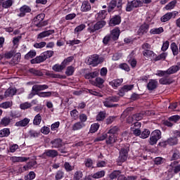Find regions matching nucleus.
I'll return each mask as SVG.
<instances>
[{
  "label": "nucleus",
  "instance_id": "4c0bfd02",
  "mask_svg": "<svg viewBox=\"0 0 180 180\" xmlns=\"http://www.w3.org/2000/svg\"><path fill=\"white\" fill-rule=\"evenodd\" d=\"M122 175V172H120V170H114L110 175H109V178L110 179L112 180V179H116V178H117V176H120Z\"/></svg>",
  "mask_w": 180,
  "mask_h": 180
},
{
  "label": "nucleus",
  "instance_id": "6e6d98bb",
  "mask_svg": "<svg viewBox=\"0 0 180 180\" xmlns=\"http://www.w3.org/2000/svg\"><path fill=\"white\" fill-rule=\"evenodd\" d=\"M39 98H50L51 96V91L36 93Z\"/></svg>",
  "mask_w": 180,
  "mask_h": 180
},
{
  "label": "nucleus",
  "instance_id": "f257e3e1",
  "mask_svg": "<svg viewBox=\"0 0 180 180\" xmlns=\"http://www.w3.org/2000/svg\"><path fill=\"white\" fill-rule=\"evenodd\" d=\"M54 56L53 51H46L40 54V56H37L34 59L31 60V64H40V63H44L47 58H51Z\"/></svg>",
  "mask_w": 180,
  "mask_h": 180
},
{
  "label": "nucleus",
  "instance_id": "0eeeda50",
  "mask_svg": "<svg viewBox=\"0 0 180 180\" xmlns=\"http://www.w3.org/2000/svg\"><path fill=\"white\" fill-rule=\"evenodd\" d=\"M178 15H179L178 11L169 12L162 16L160 20L163 22H168L169 20H171V19H175Z\"/></svg>",
  "mask_w": 180,
  "mask_h": 180
},
{
  "label": "nucleus",
  "instance_id": "13d9d810",
  "mask_svg": "<svg viewBox=\"0 0 180 180\" xmlns=\"http://www.w3.org/2000/svg\"><path fill=\"white\" fill-rule=\"evenodd\" d=\"M30 108H32V103L29 102L22 103L20 105V108L22 110H26V109H30Z\"/></svg>",
  "mask_w": 180,
  "mask_h": 180
},
{
  "label": "nucleus",
  "instance_id": "0e129e2a",
  "mask_svg": "<svg viewBox=\"0 0 180 180\" xmlns=\"http://www.w3.org/2000/svg\"><path fill=\"white\" fill-rule=\"evenodd\" d=\"M47 43H46V41H41L39 43H35L34 44V47L35 49H43L44 47H46Z\"/></svg>",
  "mask_w": 180,
  "mask_h": 180
},
{
  "label": "nucleus",
  "instance_id": "a878e982",
  "mask_svg": "<svg viewBox=\"0 0 180 180\" xmlns=\"http://www.w3.org/2000/svg\"><path fill=\"white\" fill-rule=\"evenodd\" d=\"M54 33V30H48V31H44L41 33H39L37 35V39H44V37H49V36L53 34Z\"/></svg>",
  "mask_w": 180,
  "mask_h": 180
},
{
  "label": "nucleus",
  "instance_id": "f3484780",
  "mask_svg": "<svg viewBox=\"0 0 180 180\" xmlns=\"http://www.w3.org/2000/svg\"><path fill=\"white\" fill-rule=\"evenodd\" d=\"M158 86V82L156 79H150L147 84L148 91H154Z\"/></svg>",
  "mask_w": 180,
  "mask_h": 180
},
{
  "label": "nucleus",
  "instance_id": "2eb2a0df",
  "mask_svg": "<svg viewBox=\"0 0 180 180\" xmlns=\"http://www.w3.org/2000/svg\"><path fill=\"white\" fill-rule=\"evenodd\" d=\"M117 140V138L115 135L111 134H106V144L112 145L115 144L116 143V141Z\"/></svg>",
  "mask_w": 180,
  "mask_h": 180
},
{
  "label": "nucleus",
  "instance_id": "864d4df0",
  "mask_svg": "<svg viewBox=\"0 0 180 180\" xmlns=\"http://www.w3.org/2000/svg\"><path fill=\"white\" fill-rule=\"evenodd\" d=\"M105 117H106V112L103 111H101L97 115H96V120L98 122H102V120H104Z\"/></svg>",
  "mask_w": 180,
  "mask_h": 180
},
{
  "label": "nucleus",
  "instance_id": "a211bd4d",
  "mask_svg": "<svg viewBox=\"0 0 180 180\" xmlns=\"http://www.w3.org/2000/svg\"><path fill=\"white\" fill-rule=\"evenodd\" d=\"M105 83V79L101 77H96L95 81H92V85L94 86H98V88H103V84Z\"/></svg>",
  "mask_w": 180,
  "mask_h": 180
},
{
  "label": "nucleus",
  "instance_id": "69168bd1",
  "mask_svg": "<svg viewBox=\"0 0 180 180\" xmlns=\"http://www.w3.org/2000/svg\"><path fill=\"white\" fill-rule=\"evenodd\" d=\"M98 129H99V124L94 123L91 124L90 128V133H95L98 131Z\"/></svg>",
  "mask_w": 180,
  "mask_h": 180
},
{
  "label": "nucleus",
  "instance_id": "f8f14e48",
  "mask_svg": "<svg viewBox=\"0 0 180 180\" xmlns=\"http://www.w3.org/2000/svg\"><path fill=\"white\" fill-rule=\"evenodd\" d=\"M105 25H106V22L104 20L97 22L92 27L90 28V33H94V32H96V30L102 29Z\"/></svg>",
  "mask_w": 180,
  "mask_h": 180
},
{
  "label": "nucleus",
  "instance_id": "37998d69",
  "mask_svg": "<svg viewBox=\"0 0 180 180\" xmlns=\"http://www.w3.org/2000/svg\"><path fill=\"white\" fill-rule=\"evenodd\" d=\"M11 134V129L9 128H4L0 130V137H8Z\"/></svg>",
  "mask_w": 180,
  "mask_h": 180
},
{
  "label": "nucleus",
  "instance_id": "680f3d73",
  "mask_svg": "<svg viewBox=\"0 0 180 180\" xmlns=\"http://www.w3.org/2000/svg\"><path fill=\"white\" fill-rule=\"evenodd\" d=\"M154 162L155 165H161V164H164V162H165V159L161 157H158L155 159Z\"/></svg>",
  "mask_w": 180,
  "mask_h": 180
},
{
  "label": "nucleus",
  "instance_id": "c756f323",
  "mask_svg": "<svg viewBox=\"0 0 180 180\" xmlns=\"http://www.w3.org/2000/svg\"><path fill=\"white\" fill-rule=\"evenodd\" d=\"M122 82H123V79H117L110 82L109 83V85H110L111 86H112V88L115 89V88H117V86H120Z\"/></svg>",
  "mask_w": 180,
  "mask_h": 180
},
{
  "label": "nucleus",
  "instance_id": "4468645a",
  "mask_svg": "<svg viewBox=\"0 0 180 180\" xmlns=\"http://www.w3.org/2000/svg\"><path fill=\"white\" fill-rule=\"evenodd\" d=\"M45 89H49V86H47V84H34L32 86V91L36 94H39V92H40V91H44Z\"/></svg>",
  "mask_w": 180,
  "mask_h": 180
},
{
  "label": "nucleus",
  "instance_id": "bb28decb",
  "mask_svg": "<svg viewBox=\"0 0 180 180\" xmlns=\"http://www.w3.org/2000/svg\"><path fill=\"white\" fill-rule=\"evenodd\" d=\"M84 127H85V123L77 122L72 125V130H73V131H77L81 130V129H84Z\"/></svg>",
  "mask_w": 180,
  "mask_h": 180
},
{
  "label": "nucleus",
  "instance_id": "774afa93",
  "mask_svg": "<svg viewBox=\"0 0 180 180\" xmlns=\"http://www.w3.org/2000/svg\"><path fill=\"white\" fill-rule=\"evenodd\" d=\"M56 180L63 179L64 178V172L59 170L56 172Z\"/></svg>",
  "mask_w": 180,
  "mask_h": 180
},
{
  "label": "nucleus",
  "instance_id": "1a4fd4ad",
  "mask_svg": "<svg viewBox=\"0 0 180 180\" xmlns=\"http://www.w3.org/2000/svg\"><path fill=\"white\" fill-rule=\"evenodd\" d=\"M44 20V14L41 13L37 15L34 18L35 26H37V27H43V26H44V23L43 22Z\"/></svg>",
  "mask_w": 180,
  "mask_h": 180
},
{
  "label": "nucleus",
  "instance_id": "423d86ee",
  "mask_svg": "<svg viewBox=\"0 0 180 180\" xmlns=\"http://www.w3.org/2000/svg\"><path fill=\"white\" fill-rule=\"evenodd\" d=\"M161 139V131L156 129L153 131L150 137L149 143L150 146H154Z\"/></svg>",
  "mask_w": 180,
  "mask_h": 180
},
{
  "label": "nucleus",
  "instance_id": "ddd939ff",
  "mask_svg": "<svg viewBox=\"0 0 180 180\" xmlns=\"http://www.w3.org/2000/svg\"><path fill=\"white\" fill-rule=\"evenodd\" d=\"M134 88V85L133 84L124 85L121 88V89H120L118 95L120 96H124V94H126V92H129V91H131V89H133Z\"/></svg>",
  "mask_w": 180,
  "mask_h": 180
},
{
  "label": "nucleus",
  "instance_id": "5701e85b",
  "mask_svg": "<svg viewBox=\"0 0 180 180\" xmlns=\"http://www.w3.org/2000/svg\"><path fill=\"white\" fill-rule=\"evenodd\" d=\"M143 56L147 57V58H150V60H155V53L150 49L143 51Z\"/></svg>",
  "mask_w": 180,
  "mask_h": 180
},
{
  "label": "nucleus",
  "instance_id": "72a5a7b5",
  "mask_svg": "<svg viewBox=\"0 0 180 180\" xmlns=\"http://www.w3.org/2000/svg\"><path fill=\"white\" fill-rule=\"evenodd\" d=\"M64 68H65V65H64V63L62 62L60 65L56 64L55 65H53L52 70H53V71H56V72H61V71H63Z\"/></svg>",
  "mask_w": 180,
  "mask_h": 180
},
{
  "label": "nucleus",
  "instance_id": "6ab92c4d",
  "mask_svg": "<svg viewBox=\"0 0 180 180\" xmlns=\"http://www.w3.org/2000/svg\"><path fill=\"white\" fill-rule=\"evenodd\" d=\"M29 123H30V119L24 118L23 120L15 122V126H16V127H26Z\"/></svg>",
  "mask_w": 180,
  "mask_h": 180
},
{
  "label": "nucleus",
  "instance_id": "b1692460",
  "mask_svg": "<svg viewBox=\"0 0 180 180\" xmlns=\"http://www.w3.org/2000/svg\"><path fill=\"white\" fill-rule=\"evenodd\" d=\"M44 155L46 157H50L51 158H54L58 155V152L56 150H46L44 153Z\"/></svg>",
  "mask_w": 180,
  "mask_h": 180
},
{
  "label": "nucleus",
  "instance_id": "412c9836",
  "mask_svg": "<svg viewBox=\"0 0 180 180\" xmlns=\"http://www.w3.org/2000/svg\"><path fill=\"white\" fill-rule=\"evenodd\" d=\"M112 40L116 41L119 39V36H120V30L119 28H115L110 32V35Z\"/></svg>",
  "mask_w": 180,
  "mask_h": 180
},
{
  "label": "nucleus",
  "instance_id": "79ce46f5",
  "mask_svg": "<svg viewBox=\"0 0 180 180\" xmlns=\"http://www.w3.org/2000/svg\"><path fill=\"white\" fill-rule=\"evenodd\" d=\"M1 4H2V8H4L5 9H8V8H11V6L13 5V1L7 0L4 1V0H1Z\"/></svg>",
  "mask_w": 180,
  "mask_h": 180
},
{
  "label": "nucleus",
  "instance_id": "ea45409f",
  "mask_svg": "<svg viewBox=\"0 0 180 180\" xmlns=\"http://www.w3.org/2000/svg\"><path fill=\"white\" fill-rule=\"evenodd\" d=\"M176 5V0H173L165 6V9L166 11H172V9H174V8H175Z\"/></svg>",
  "mask_w": 180,
  "mask_h": 180
},
{
  "label": "nucleus",
  "instance_id": "49530a36",
  "mask_svg": "<svg viewBox=\"0 0 180 180\" xmlns=\"http://www.w3.org/2000/svg\"><path fill=\"white\" fill-rule=\"evenodd\" d=\"M41 115L37 114L34 118L33 124H34V126H39L41 123Z\"/></svg>",
  "mask_w": 180,
  "mask_h": 180
},
{
  "label": "nucleus",
  "instance_id": "052dcab7",
  "mask_svg": "<svg viewBox=\"0 0 180 180\" xmlns=\"http://www.w3.org/2000/svg\"><path fill=\"white\" fill-rule=\"evenodd\" d=\"M167 58V53H162L158 56H155L154 61H160V60H165Z\"/></svg>",
  "mask_w": 180,
  "mask_h": 180
},
{
  "label": "nucleus",
  "instance_id": "c03bdc74",
  "mask_svg": "<svg viewBox=\"0 0 180 180\" xmlns=\"http://www.w3.org/2000/svg\"><path fill=\"white\" fill-rule=\"evenodd\" d=\"M167 141L169 146H176V144H178V138L170 137L167 139Z\"/></svg>",
  "mask_w": 180,
  "mask_h": 180
},
{
  "label": "nucleus",
  "instance_id": "a19ab883",
  "mask_svg": "<svg viewBox=\"0 0 180 180\" xmlns=\"http://www.w3.org/2000/svg\"><path fill=\"white\" fill-rule=\"evenodd\" d=\"M13 105V102L11 101H5L0 104V108L2 109H9L11 106Z\"/></svg>",
  "mask_w": 180,
  "mask_h": 180
},
{
  "label": "nucleus",
  "instance_id": "7ed1b4c3",
  "mask_svg": "<svg viewBox=\"0 0 180 180\" xmlns=\"http://www.w3.org/2000/svg\"><path fill=\"white\" fill-rule=\"evenodd\" d=\"M115 102H119V97L116 96H109L105 98L103 103L105 108H116L117 104H113Z\"/></svg>",
  "mask_w": 180,
  "mask_h": 180
},
{
  "label": "nucleus",
  "instance_id": "cd10ccee",
  "mask_svg": "<svg viewBox=\"0 0 180 180\" xmlns=\"http://www.w3.org/2000/svg\"><path fill=\"white\" fill-rule=\"evenodd\" d=\"M11 119L9 117H4L0 121V126L2 127H6V126H9L11 124Z\"/></svg>",
  "mask_w": 180,
  "mask_h": 180
},
{
  "label": "nucleus",
  "instance_id": "f704fd0d",
  "mask_svg": "<svg viewBox=\"0 0 180 180\" xmlns=\"http://www.w3.org/2000/svg\"><path fill=\"white\" fill-rule=\"evenodd\" d=\"M117 5V0H111L108 7V13H110V12H112L113 9H115Z\"/></svg>",
  "mask_w": 180,
  "mask_h": 180
},
{
  "label": "nucleus",
  "instance_id": "4be33fe9",
  "mask_svg": "<svg viewBox=\"0 0 180 180\" xmlns=\"http://www.w3.org/2000/svg\"><path fill=\"white\" fill-rule=\"evenodd\" d=\"M52 148H60L63 147V141L60 139H56L51 141Z\"/></svg>",
  "mask_w": 180,
  "mask_h": 180
},
{
  "label": "nucleus",
  "instance_id": "9d476101",
  "mask_svg": "<svg viewBox=\"0 0 180 180\" xmlns=\"http://www.w3.org/2000/svg\"><path fill=\"white\" fill-rule=\"evenodd\" d=\"M88 63L89 65H92V67H96V65L101 63V60H99V56L93 55L90 56L88 59Z\"/></svg>",
  "mask_w": 180,
  "mask_h": 180
},
{
  "label": "nucleus",
  "instance_id": "e2e57ef3",
  "mask_svg": "<svg viewBox=\"0 0 180 180\" xmlns=\"http://www.w3.org/2000/svg\"><path fill=\"white\" fill-rule=\"evenodd\" d=\"M150 130L145 129L141 134V139H147L150 136Z\"/></svg>",
  "mask_w": 180,
  "mask_h": 180
},
{
  "label": "nucleus",
  "instance_id": "8fccbe9b",
  "mask_svg": "<svg viewBox=\"0 0 180 180\" xmlns=\"http://www.w3.org/2000/svg\"><path fill=\"white\" fill-rule=\"evenodd\" d=\"M84 165L86 168H94V160L91 158L85 159Z\"/></svg>",
  "mask_w": 180,
  "mask_h": 180
},
{
  "label": "nucleus",
  "instance_id": "bf43d9fd",
  "mask_svg": "<svg viewBox=\"0 0 180 180\" xmlns=\"http://www.w3.org/2000/svg\"><path fill=\"white\" fill-rule=\"evenodd\" d=\"M168 120H169V122H172V123L174 124V123L179 122L180 116L179 115H172L168 118Z\"/></svg>",
  "mask_w": 180,
  "mask_h": 180
},
{
  "label": "nucleus",
  "instance_id": "a18cd8bd",
  "mask_svg": "<svg viewBox=\"0 0 180 180\" xmlns=\"http://www.w3.org/2000/svg\"><path fill=\"white\" fill-rule=\"evenodd\" d=\"M106 11L102 10L96 15V18L98 20H103V19L106 18Z\"/></svg>",
  "mask_w": 180,
  "mask_h": 180
},
{
  "label": "nucleus",
  "instance_id": "338daca9",
  "mask_svg": "<svg viewBox=\"0 0 180 180\" xmlns=\"http://www.w3.org/2000/svg\"><path fill=\"white\" fill-rule=\"evenodd\" d=\"M34 178H36V174L34 172H30L28 175L25 176V180H32L34 179Z\"/></svg>",
  "mask_w": 180,
  "mask_h": 180
},
{
  "label": "nucleus",
  "instance_id": "6e6552de",
  "mask_svg": "<svg viewBox=\"0 0 180 180\" xmlns=\"http://www.w3.org/2000/svg\"><path fill=\"white\" fill-rule=\"evenodd\" d=\"M20 13L18 14L19 18H25L26 13H30L32 12V8L27 5L21 6L19 9Z\"/></svg>",
  "mask_w": 180,
  "mask_h": 180
},
{
  "label": "nucleus",
  "instance_id": "7c9ffc66",
  "mask_svg": "<svg viewBox=\"0 0 180 180\" xmlns=\"http://www.w3.org/2000/svg\"><path fill=\"white\" fill-rule=\"evenodd\" d=\"M11 160L12 162H26L29 158L13 156L11 158Z\"/></svg>",
  "mask_w": 180,
  "mask_h": 180
},
{
  "label": "nucleus",
  "instance_id": "603ef678",
  "mask_svg": "<svg viewBox=\"0 0 180 180\" xmlns=\"http://www.w3.org/2000/svg\"><path fill=\"white\" fill-rule=\"evenodd\" d=\"M82 176H84V174L80 170L76 171L75 172L73 180H81L82 179Z\"/></svg>",
  "mask_w": 180,
  "mask_h": 180
},
{
  "label": "nucleus",
  "instance_id": "4d7b16f0",
  "mask_svg": "<svg viewBox=\"0 0 180 180\" xmlns=\"http://www.w3.org/2000/svg\"><path fill=\"white\" fill-rule=\"evenodd\" d=\"M36 54H37L36 51H30L25 56V60H30V58H33V57H36Z\"/></svg>",
  "mask_w": 180,
  "mask_h": 180
},
{
  "label": "nucleus",
  "instance_id": "dca6fc26",
  "mask_svg": "<svg viewBox=\"0 0 180 180\" xmlns=\"http://www.w3.org/2000/svg\"><path fill=\"white\" fill-rule=\"evenodd\" d=\"M170 167H172V171L174 174H179L180 172V165L179 162L174 161L170 164Z\"/></svg>",
  "mask_w": 180,
  "mask_h": 180
},
{
  "label": "nucleus",
  "instance_id": "2f4dec72",
  "mask_svg": "<svg viewBox=\"0 0 180 180\" xmlns=\"http://www.w3.org/2000/svg\"><path fill=\"white\" fill-rule=\"evenodd\" d=\"M169 75L164 76L165 77L160 79L159 82L162 85H169V84H172V79L169 78Z\"/></svg>",
  "mask_w": 180,
  "mask_h": 180
},
{
  "label": "nucleus",
  "instance_id": "c9c22d12",
  "mask_svg": "<svg viewBox=\"0 0 180 180\" xmlns=\"http://www.w3.org/2000/svg\"><path fill=\"white\" fill-rule=\"evenodd\" d=\"M164 32V28L160 27L159 28H153L150 30L149 33L150 34H161V33Z\"/></svg>",
  "mask_w": 180,
  "mask_h": 180
},
{
  "label": "nucleus",
  "instance_id": "473e14b6",
  "mask_svg": "<svg viewBox=\"0 0 180 180\" xmlns=\"http://www.w3.org/2000/svg\"><path fill=\"white\" fill-rule=\"evenodd\" d=\"M106 172H105V170H101L92 174L91 178H94V179H99L101 178H103Z\"/></svg>",
  "mask_w": 180,
  "mask_h": 180
},
{
  "label": "nucleus",
  "instance_id": "9b49d317",
  "mask_svg": "<svg viewBox=\"0 0 180 180\" xmlns=\"http://www.w3.org/2000/svg\"><path fill=\"white\" fill-rule=\"evenodd\" d=\"M150 29V25L147 23L142 24L139 29L138 30L139 36H143V34H146L148 33V30Z\"/></svg>",
  "mask_w": 180,
  "mask_h": 180
},
{
  "label": "nucleus",
  "instance_id": "aec40b11",
  "mask_svg": "<svg viewBox=\"0 0 180 180\" xmlns=\"http://www.w3.org/2000/svg\"><path fill=\"white\" fill-rule=\"evenodd\" d=\"M120 22H122L120 16L115 15L110 20L109 25L111 27L116 26V25H120Z\"/></svg>",
  "mask_w": 180,
  "mask_h": 180
},
{
  "label": "nucleus",
  "instance_id": "c85d7f7f",
  "mask_svg": "<svg viewBox=\"0 0 180 180\" xmlns=\"http://www.w3.org/2000/svg\"><path fill=\"white\" fill-rule=\"evenodd\" d=\"M17 90L16 89L13 88H9L8 89L5 93H4V97L5 98H9L11 96H13L14 95H16Z\"/></svg>",
  "mask_w": 180,
  "mask_h": 180
},
{
  "label": "nucleus",
  "instance_id": "58836bf2",
  "mask_svg": "<svg viewBox=\"0 0 180 180\" xmlns=\"http://www.w3.org/2000/svg\"><path fill=\"white\" fill-rule=\"evenodd\" d=\"M170 49L174 56H178V53H179V49H178V46L175 42L171 44Z\"/></svg>",
  "mask_w": 180,
  "mask_h": 180
},
{
  "label": "nucleus",
  "instance_id": "20e7f679",
  "mask_svg": "<svg viewBox=\"0 0 180 180\" xmlns=\"http://www.w3.org/2000/svg\"><path fill=\"white\" fill-rule=\"evenodd\" d=\"M129 151H130L129 146V144H127L121 149L117 162H124V161L127 160V154L129 153Z\"/></svg>",
  "mask_w": 180,
  "mask_h": 180
},
{
  "label": "nucleus",
  "instance_id": "5fc2aeb1",
  "mask_svg": "<svg viewBox=\"0 0 180 180\" xmlns=\"http://www.w3.org/2000/svg\"><path fill=\"white\" fill-rule=\"evenodd\" d=\"M75 68L73 66H68L66 69L65 74L68 77H71L74 74Z\"/></svg>",
  "mask_w": 180,
  "mask_h": 180
},
{
  "label": "nucleus",
  "instance_id": "e433bc0d",
  "mask_svg": "<svg viewBox=\"0 0 180 180\" xmlns=\"http://www.w3.org/2000/svg\"><path fill=\"white\" fill-rule=\"evenodd\" d=\"M98 75H99V72L95 71L90 73H86L84 75V78H86V79H92L93 78H96V77H98Z\"/></svg>",
  "mask_w": 180,
  "mask_h": 180
},
{
  "label": "nucleus",
  "instance_id": "3c124183",
  "mask_svg": "<svg viewBox=\"0 0 180 180\" xmlns=\"http://www.w3.org/2000/svg\"><path fill=\"white\" fill-rule=\"evenodd\" d=\"M64 168L66 171V172H71V171H74V169L75 168L74 166L71 165L70 162H65L64 163Z\"/></svg>",
  "mask_w": 180,
  "mask_h": 180
},
{
  "label": "nucleus",
  "instance_id": "393cba45",
  "mask_svg": "<svg viewBox=\"0 0 180 180\" xmlns=\"http://www.w3.org/2000/svg\"><path fill=\"white\" fill-rule=\"evenodd\" d=\"M82 12H89L91 11V4L88 1H84L81 6Z\"/></svg>",
  "mask_w": 180,
  "mask_h": 180
},
{
  "label": "nucleus",
  "instance_id": "de8ad7c7",
  "mask_svg": "<svg viewBox=\"0 0 180 180\" xmlns=\"http://www.w3.org/2000/svg\"><path fill=\"white\" fill-rule=\"evenodd\" d=\"M120 131V129L119 128V127L114 126L111 127L107 133H108V134H114L115 136V134H117V133H119Z\"/></svg>",
  "mask_w": 180,
  "mask_h": 180
},
{
  "label": "nucleus",
  "instance_id": "39448f33",
  "mask_svg": "<svg viewBox=\"0 0 180 180\" xmlns=\"http://www.w3.org/2000/svg\"><path fill=\"white\" fill-rule=\"evenodd\" d=\"M143 6V2L141 0H133L131 1H128L127 4L126 11L127 12H131L134 8H141Z\"/></svg>",
  "mask_w": 180,
  "mask_h": 180
},
{
  "label": "nucleus",
  "instance_id": "09e8293b",
  "mask_svg": "<svg viewBox=\"0 0 180 180\" xmlns=\"http://www.w3.org/2000/svg\"><path fill=\"white\" fill-rule=\"evenodd\" d=\"M37 162L36 161L30 162L26 165L23 166L22 169L23 171H29V169H32V167H34Z\"/></svg>",
  "mask_w": 180,
  "mask_h": 180
},
{
  "label": "nucleus",
  "instance_id": "f03ea898",
  "mask_svg": "<svg viewBox=\"0 0 180 180\" xmlns=\"http://www.w3.org/2000/svg\"><path fill=\"white\" fill-rule=\"evenodd\" d=\"M180 70V63H177L176 65H173L170 67L168 70H159L156 75L158 77H168V75H171L172 74H175V72H178Z\"/></svg>",
  "mask_w": 180,
  "mask_h": 180
}]
</instances>
